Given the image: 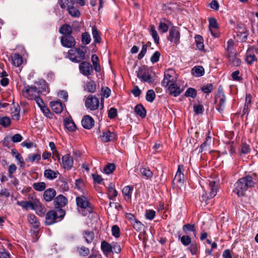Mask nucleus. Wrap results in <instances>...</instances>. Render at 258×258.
<instances>
[{"label": "nucleus", "mask_w": 258, "mask_h": 258, "mask_svg": "<svg viewBox=\"0 0 258 258\" xmlns=\"http://www.w3.org/2000/svg\"><path fill=\"white\" fill-rule=\"evenodd\" d=\"M175 72L173 70H168L164 74V78L162 82V85L165 87L169 85V83L174 81Z\"/></svg>", "instance_id": "obj_12"}, {"label": "nucleus", "mask_w": 258, "mask_h": 258, "mask_svg": "<svg viewBox=\"0 0 258 258\" xmlns=\"http://www.w3.org/2000/svg\"><path fill=\"white\" fill-rule=\"evenodd\" d=\"M80 254L83 256H86L89 253V249L85 247H81L77 249Z\"/></svg>", "instance_id": "obj_58"}, {"label": "nucleus", "mask_w": 258, "mask_h": 258, "mask_svg": "<svg viewBox=\"0 0 258 258\" xmlns=\"http://www.w3.org/2000/svg\"><path fill=\"white\" fill-rule=\"evenodd\" d=\"M85 104L87 109L95 110L99 107V100L95 96L89 95L86 98Z\"/></svg>", "instance_id": "obj_5"}, {"label": "nucleus", "mask_w": 258, "mask_h": 258, "mask_svg": "<svg viewBox=\"0 0 258 258\" xmlns=\"http://www.w3.org/2000/svg\"><path fill=\"white\" fill-rule=\"evenodd\" d=\"M135 112L137 115L140 116L142 118H144L146 116V110L141 104H138L135 107Z\"/></svg>", "instance_id": "obj_28"}, {"label": "nucleus", "mask_w": 258, "mask_h": 258, "mask_svg": "<svg viewBox=\"0 0 258 258\" xmlns=\"http://www.w3.org/2000/svg\"><path fill=\"white\" fill-rule=\"evenodd\" d=\"M131 190V187L130 186H125L123 188L122 192L125 200H128L130 199Z\"/></svg>", "instance_id": "obj_49"}, {"label": "nucleus", "mask_w": 258, "mask_h": 258, "mask_svg": "<svg viewBox=\"0 0 258 258\" xmlns=\"http://www.w3.org/2000/svg\"><path fill=\"white\" fill-rule=\"evenodd\" d=\"M137 77L143 82H146L151 84L153 83L152 78L149 74L147 68L143 66L140 67L137 71Z\"/></svg>", "instance_id": "obj_6"}, {"label": "nucleus", "mask_w": 258, "mask_h": 258, "mask_svg": "<svg viewBox=\"0 0 258 258\" xmlns=\"http://www.w3.org/2000/svg\"><path fill=\"white\" fill-rule=\"evenodd\" d=\"M168 29H169V27L166 23H165L164 22H161L159 23L158 29L162 33L167 32L168 30Z\"/></svg>", "instance_id": "obj_57"}, {"label": "nucleus", "mask_w": 258, "mask_h": 258, "mask_svg": "<svg viewBox=\"0 0 258 258\" xmlns=\"http://www.w3.org/2000/svg\"><path fill=\"white\" fill-rule=\"evenodd\" d=\"M226 97L222 91H218L216 96V101L218 103L217 110L219 112H222L225 109L226 105Z\"/></svg>", "instance_id": "obj_8"}, {"label": "nucleus", "mask_w": 258, "mask_h": 258, "mask_svg": "<svg viewBox=\"0 0 258 258\" xmlns=\"http://www.w3.org/2000/svg\"><path fill=\"white\" fill-rule=\"evenodd\" d=\"M56 195L55 190L52 188L47 189L43 193V199L46 202L51 201Z\"/></svg>", "instance_id": "obj_19"}, {"label": "nucleus", "mask_w": 258, "mask_h": 258, "mask_svg": "<svg viewBox=\"0 0 258 258\" xmlns=\"http://www.w3.org/2000/svg\"><path fill=\"white\" fill-rule=\"evenodd\" d=\"M22 93L23 95L28 99L33 100L39 96V91L35 87L27 86L24 88Z\"/></svg>", "instance_id": "obj_7"}, {"label": "nucleus", "mask_w": 258, "mask_h": 258, "mask_svg": "<svg viewBox=\"0 0 258 258\" xmlns=\"http://www.w3.org/2000/svg\"><path fill=\"white\" fill-rule=\"evenodd\" d=\"M40 204V202L37 199L32 197L30 200V209L34 210Z\"/></svg>", "instance_id": "obj_52"}, {"label": "nucleus", "mask_w": 258, "mask_h": 258, "mask_svg": "<svg viewBox=\"0 0 258 258\" xmlns=\"http://www.w3.org/2000/svg\"><path fill=\"white\" fill-rule=\"evenodd\" d=\"M34 210L37 214L41 216H44L46 212V209L41 203Z\"/></svg>", "instance_id": "obj_51"}, {"label": "nucleus", "mask_w": 258, "mask_h": 258, "mask_svg": "<svg viewBox=\"0 0 258 258\" xmlns=\"http://www.w3.org/2000/svg\"><path fill=\"white\" fill-rule=\"evenodd\" d=\"M84 237L86 242L89 243L93 241L94 237V234L93 232L91 231H86L84 232Z\"/></svg>", "instance_id": "obj_43"}, {"label": "nucleus", "mask_w": 258, "mask_h": 258, "mask_svg": "<svg viewBox=\"0 0 258 258\" xmlns=\"http://www.w3.org/2000/svg\"><path fill=\"white\" fill-rule=\"evenodd\" d=\"M61 45L65 47L72 48L76 45V41L71 35L63 36L60 38Z\"/></svg>", "instance_id": "obj_11"}, {"label": "nucleus", "mask_w": 258, "mask_h": 258, "mask_svg": "<svg viewBox=\"0 0 258 258\" xmlns=\"http://www.w3.org/2000/svg\"><path fill=\"white\" fill-rule=\"evenodd\" d=\"M169 90L170 94L175 97L178 96L182 91V90L180 89L179 87L174 83L171 84L169 86Z\"/></svg>", "instance_id": "obj_24"}, {"label": "nucleus", "mask_w": 258, "mask_h": 258, "mask_svg": "<svg viewBox=\"0 0 258 258\" xmlns=\"http://www.w3.org/2000/svg\"><path fill=\"white\" fill-rule=\"evenodd\" d=\"M11 123L10 119L8 117L0 118V124L4 127L8 126Z\"/></svg>", "instance_id": "obj_54"}, {"label": "nucleus", "mask_w": 258, "mask_h": 258, "mask_svg": "<svg viewBox=\"0 0 258 258\" xmlns=\"http://www.w3.org/2000/svg\"><path fill=\"white\" fill-rule=\"evenodd\" d=\"M15 159L17 160L18 164L21 167H24L25 162L22 156L19 153H17V155L15 156Z\"/></svg>", "instance_id": "obj_63"}, {"label": "nucleus", "mask_w": 258, "mask_h": 258, "mask_svg": "<svg viewBox=\"0 0 258 258\" xmlns=\"http://www.w3.org/2000/svg\"><path fill=\"white\" fill-rule=\"evenodd\" d=\"M108 198L111 200L113 198L116 197L117 195V191L114 188L113 184L110 183L108 187Z\"/></svg>", "instance_id": "obj_34"}, {"label": "nucleus", "mask_w": 258, "mask_h": 258, "mask_svg": "<svg viewBox=\"0 0 258 258\" xmlns=\"http://www.w3.org/2000/svg\"><path fill=\"white\" fill-rule=\"evenodd\" d=\"M79 69L81 73L86 76L90 75L93 72L90 63L86 61H83L80 63Z\"/></svg>", "instance_id": "obj_14"}, {"label": "nucleus", "mask_w": 258, "mask_h": 258, "mask_svg": "<svg viewBox=\"0 0 258 258\" xmlns=\"http://www.w3.org/2000/svg\"><path fill=\"white\" fill-rule=\"evenodd\" d=\"M197 95V91L196 89L189 88L185 92V96L194 98Z\"/></svg>", "instance_id": "obj_53"}, {"label": "nucleus", "mask_w": 258, "mask_h": 258, "mask_svg": "<svg viewBox=\"0 0 258 258\" xmlns=\"http://www.w3.org/2000/svg\"><path fill=\"white\" fill-rule=\"evenodd\" d=\"M191 74L196 77H202L205 74V70L202 66H195L191 70Z\"/></svg>", "instance_id": "obj_23"}, {"label": "nucleus", "mask_w": 258, "mask_h": 258, "mask_svg": "<svg viewBox=\"0 0 258 258\" xmlns=\"http://www.w3.org/2000/svg\"><path fill=\"white\" fill-rule=\"evenodd\" d=\"M134 229L138 232H141L144 228V225L137 219L132 224Z\"/></svg>", "instance_id": "obj_44"}, {"label": "nucleus", "mask_w": 258, "mask_h": 258, "mask_svg": "<svg viewBox=\"0 0 258 258\" xmlns=\"http://www.w3.org/2000/svg\"><path fill=\"white\" fill-rule=\"evenodd\" d=\"M168 40L176 44L179 43L180 33L177 28L173 27L170 29Z\"/></svg>", "instance_id": "obj_10"}, {"label": "nucleus", "mask_w": 258, "mask_h": 258, "mask_svg": "<svg viewBox=\"0 0 258 258\" xmlns=\"http://www.w3.org/2000/svg\"><path fill=\"white\" fill-rule=\"evenodd\" d=\"M74 0H60L59 5L62 9L69 8L74 5Z\"/></svg>", "instance_id": "obj_38"}, {"label": "nucleus", "mask_w": 258, "mask_h": 258, "mask_svg": "<svg viewBox=\"0 0 258 258\" xmlns=\"http://www.w3.org/2000/svg\"><path fill=\"white\" fill-rule=\"evenodd\" d=\"M229 62L233 66H239L241 63L240 59L235 52L228 55Z\"/></svg>", "instance_id": "obj_22"}, {"label": "nucleus", "mask_w": 258, "mask_h": 258, "mask_svg": "<svg viewBox=\"0 0 258 258\" xmlns=\"http://www.w3.org/2000/svg\"><path fill=\"white\" fill-rule=\"evenodd\" d=\"M50 106L52 110L56 113H60L63 109V106L61 102L58 101L50 102Z\"/></svg>", "instance_id": "obj_20"}, {"label": "nucleus", "mask_w": 258, "mask_h": 258, "mask_svg": "<svg viewBox=\"0 0 258 258\" xmlns=\"http://www.w3.org/2000/svg\"><path fill=\"white\" fill-rule=\"evenodd\" d=\"M76 203L79 207L85 210L87 213H92L93 208H92L90 203L88 202L87 198L85 196H82L81 197H77Z\"/></svg>", "instance_id": "obj_4"}, {"label": "nucleus", "mask_w": 258, "mask_h": 258, "mask_svg": "<svg viewBox=\"0 0 258 258\" xmlns=\"http://www.w3.org/2000/svg\"><path fill=\"white\" fill-rule=\"evenodd\" d=\"M140 172L142 175L145 176L147 179L150 178L153 176V173L148 168H142L140 169Z\"/></svg>", "instance_id": "obj_47"}, {"label": "nucleus", "mask_w": 258, "mask_h": 258, "mask_svg": "<svg viewBox=\"0 0 258 258\" xmlns=\"http://www.w3.org/2000/svg\"><path fill=\"white\" fill-rule=\"evenodd\" d=\"M255 183L250 176L241 178L234 184L233 192L238 197H243L247 189L253 186Z\"/></svg>", "instance_id": "obj_1"}, {"label": "nucleus", "mask_w": 258, "mask_h": 258, "mask_svg": "<svg viewBox=\"0 0 258 258\" xmlns=\"http://www.w3.org/2000/svg\"><path fill=\"white\" fill-rule=\"evenodd\" d=\"M33 187L37 191H41L46 188V184L43 182H35L33 183Z\"/></svg>", "instance_id": "obj_42"}, {"label": "nucleus", "mask_w": 258, "mask_h": 258, "mask_svg": "<svg viewBox=\"0 0 258 258\" xmlns=\"http://www.w3.org/2000/svg\"><path fill=\"white\" fill-rule=\"evenodd\" d=\"M156 95L155 92L153 90H149L146 94V100L150 102H152L155 99Z\"/></svg>", "instance_id": "obj_48"}, {"label": "nucleus", "mask_w": 258, "mask_h": 258, "mask_svg": "<svg viewBox=\"0 0 258 258\" xmlns=\"http://www.w3.org/2000/svg\"><path fill=\"white\" fill-rule=\"evenodd\" d=\"M12 61L13 65L16 67L20 66L23 62V57L18 53H15L12 57Z\"/></svg>", "instance_id": "obj_26"}, {"label": "nucleus", "mask_w": 258, "mask_h": 258, "mask_svg": "<svg viewBox=\"0 0 258 258\" xmlns=\"http://www.w3.org/2000/svg\"><path fill=\"white\" fill-rule=\"evenodd\" d=\"M101 247L106 255H107L112 251L111 245L105 241L101 242Z\"/></svg>", "instance_id": "obj_32"}, {"label": "nucleus", "mask_w": 258, "mask_h": 258, "mask_svg": "<svg viewBox=\"0 0 258 258\" xmlns=\"http://www.w3.org/2000/svg\"><path fill=\"white\" fill-rule=\"evenodd\" d=\"M182 169V165L178 166L177 171L173 180V183L176 184L177 187L181 186L183 183V174L181 172Z\"/></svg>", "instance_id": "obj_13"}, {"label": "nucleus", "mask_w": 258, "mask_h": 258, "mask_svg": "<svg viewBox=\"0 0 258 258\" xmlns=\"http://www.w3.org/2000/svg\"><path fill=\"white\" fill-rule=\"evenodd\" d=\"M180 241L184 245H188L191 242V238L189 236L184 235L180 237Z\"/></svg>", "instance_id": "obj_56"}, {"label": "nucleus", "mask_w": 258, "mask_h": 258, "mask_svg": "<svg viewBox=\"0 0 258 258\" xmlns=\"http://www.w3.org/2000/svg\"><path fill=\"white\" fill-rule=\"evenodd\" d=\"M150 34L156 44L159 43V37L154 25L150 26Z\"/></svg>", "instance_id": "obj_39"}, {"label": "nucleus", "mask_w": 258, "mask_h": 258, "mask_svg": "<svg viewBox=\"0 0 258 258\" xmlns=\"http://www.w3.org/2000/svg\"><path fill=\"white\" fill-rule=\"evenodd\" d=\"M214 144V141L212 138L208 139L206 140L205 142L201 146V151L200 152H203V151L205 150H210L211 149V147Z\"/></svg>", "instance_id": "obj_27"}, {"label": "nucleus", "mask_w": 258, "mask_h": 258, "mask_svg": "<svg viewBox=\"0 0 258 258\" xmlns=\"http://www.w3.org/2000/svg\"><path fill=\"white\" fill-rule=\"evenodd\" d=\"M115 166L113 164H109L104 168V172L106 174L111 173L115 169Z\"/></svg>", "instance_id": "obj_60"}, {"label": "nucleus", "mask_w": 258, "mask_h": 258, "mask_svg": "<svg viewBox=\"0 0 258 258\" xmlns=\"http://www.w3.org/2000/svg\"><path fill=\"white\" fill-rule=\"evenodd\" d=\"M256 60V58L254 54L247 53L246 56V61L248 64H251L253 62Z\"/></svg>", "instance_id": "obj_61"}, {"label": "nucleus", "mask_w": 258, "mask_h": 258, "mask_svg": "<svg viewBox=\"0 0 258 258\" xmlns=\"http://www.w3.org/2000/svg\"><path fill=\"white\" fill-rule=\"evenodd\" d=\"M92 34L95 43H100L101 42V37L98 31V30L95 26L92 28Z\"/></svg>", "instance_id": "obj_35"}, {"label": "nucleus", "mask_w": 258, "mask_h": 258, "mask_svg": "<svg viewBox=\"0 0 258 258\" xmlns=\"http://www.w3.org/2000/svg\"><path fill=\"white\" fill-rule=\"evenodd\" d=\"M209 186L210 188V191L207 195V193L205 191H203V193L201 195V201L202 202H204L206 204H207V201L214 198L217 192L218 186L215 181L209 180Z\"/></svg>", "instance_id": "obj_2"}, {"label": "nucleus", "mask_w": 258, "mask_h": 258, "mask_svg": "<svg viewBox=\"0 0 258 258\" xmlns=\"http://www.w3.org/2000/svg\"><path fill=\"white\" fill-rule=\"evenodd\" d=\"M28 220L29 222L32 225L34 228H38L39 226V223L37 221L36 216L34 215L30 214L28 215Z\"/></svg>", "instance_id": "obj_37"}, {"label": "nucleus", "mask_w": 258, "mask_h": 258, "mask_svg": "<svg viewBox=\"0 0 258 258\" xmlns=\"http://www.w3.org/2000/svg\"><path fill=\"white\" fill-rule=\"evenodd\" d=\"M209 29L210 31L211 34L215 37H218L219 36V34L215 31L219 28L217 20L214 18H210L209 19Z\"/></svg>", "instance_id": "obj_15"}, {"label": "nucleus", "mask_w": 258, "mask_h": 258, "mask_svg": "<svg viewBox=\"0 0 258 258\" xmlns=\"http://www.w3.org/2000/svg\"><path fill=\"white\" fill-rule=\"evenodd\" d=\"M41 159V155L39 154H31L28 155L27 160L31 163H33L35 161L39 162Z\"/></svg>", "instance_id": "obj_40"}, {"label": "nucleus", "mask_w": 258, "mask_h": 258, "mask_svg": "<svg viewBox=\"0 0 258 258\" xmlns=\"http://www.w3.org/2000/svg\"><path fill=\"white\" fill-rule=\"evenodd\" d=\"M58 172H55L51 169H46L44 171V175L46 178L53 179L57 177Z\"/></svg>", "instance_id": "obj_33"}, {"label": "nucleus", "mask_w": 258, "mask_h": 258, "mask_svg": "<svg viewBox=\"0 0 258 258\" xmlns=\"http://www.w3.org/2000/svg\"><path fill=\"white\" fill-rule=\"evenodd\" d=\"M17 204L26 210H28L30 209V200L29 201H18Z\"/></svg>", "instance_id": "obj_50"}, {"label": "nucleus", "mask_w": 258, "mask_h": 258, "mask_svg": "<svg viewBox=\"0 0 258 258\" xmlns=\"http://www.w3.org/2000/svg\"><path fill=\"white\" fill-rule=\"evenodd\" d=\"M82 126L87 129L91 128L94 125L93 118L89 115H85L82 120Z\"/></svg>", "instance_id": "obj_18"}, {"label": "nucleus", "mask_w": 258, "mask_h": 258, "mask_svg": "<svg viewBox=\"0 0 258 258\" xmlns=\"http://www.w3.org/2000/svg\"><path fill=\"white\" fill-rule=\"evenodd\" d=\"M202 91L206 94L210 93L213 89V86L212 84L204 85L202 88Z\"/></svg>", "instance_id": "obj_55"}, {"label": "nucleus", "mask_w": 258, "mask_h": 258, "mask_svg": "<svg viewBox=\"0 0 258 258\" xmlns=\"http://www.w3.org/2000/svg\"><path fill=\"white\" fill-rule=\"evenodd\" d=\"M72 32V28L71 26L68 24H64L59 28V32L64 36L71 35Z\"/></svg>", "instance_id": "obj_25"}, {"label": "nucleus", "mask_w": 258, "mask_h": 258, "mask_svg": "<svg viewBox=\"0 0 258 258\" xmlns=\"http://www.w3.org/2000/svg\"><path fill=\"white\" fill-rule=\"evenodd\" d=\"M155 216V212L153 210H147L146 213V218L148 220H152Z\"/></svg>", "instance_id": "obj_64"}, {"label": "nucleus", "mask_w": 258, "mask_h": 258, "mask_svg": "<svg viewBox=\"0 0 258 258\" xmlns=\"http://www.w3.org/2000/svg\"><path fill=\"white\" fill-rule=\"evenodd\" d=\"M68 57L73 62H78L85 59V53L79 48L71 49L68 51Z\"/></svg>", "instance_id": "obj_3"}, {"label": "nucleus", "mask_w": 258, "mask_h": 258, "mask_svg": "<svg viewBox=\"0 0 258 258\" xmlns=\"http://www.w3.org/2000/svg\"><path fill=\"white\" fill-rule=\"evenodd\" d=\"M65 127L71 132H74L76 130V125L73 120L69 119H66L64 120Z\"/></svg>", "instance_id": "obj_29"}, {"label": "nucleus", "mask_w": 258, "mask_h": 258, "mask_svg": "<svg viewBox=\"0 0 258 258\" xmlns=\"http://www.w3.org/2000/svg\"><path fill=\"white\" fill-rule=\"evenodd\" d=\"M68 13L70 15L74 17H78L80 15L79 11L73 6L69 7L68 9Z\"/></svg>", "instance_id": "obj_41"}, {"label": "nucleus", "mask_w": 258, "mask_h": 258, "mask_svg": "<svg viewBox=\"0 0 258 258\" xmlns=\"http://www.w3.org/2000/svg\"><path fill=\"white\" fill-rule=\"evenodd\" d=\"M227 45L226 47V50L227 51L228 54H230L231 53L235 52L234 51V41L230 39L227 41Z\"/></svg>", "instance_id": "obj_46"}, {"label": "nucleus", "mask_w": 258, "mask_h": 258, "mask_svg": "<svg viewBox=\"0 0 258 258\" xmlns=\"http://www.w3.org/2000/svg\"><path fill=\"white\" fill-rule=\"evenodd\" d=\"M91 40V36L88 32H84L82 34V42L83 44H89Z\"/></svg>", "instance_id": "obj_45"}, {"label": "nucleus", "mask_w": 258, "mask_h": 258, "mask_svg": "<svg viewBox=\"0 0 258 258\" xmlns=\"http://www.w3.org/2000/svg\"><path fill=\"white\" fill-rule=\"evenodd\" d=\"M73 158L70 154H66L62 157V165L64 168L70 169L73 165Z\"/></svg>", "instance_id": "obj_17"}, {"label": "nucleus", "mask_w": 258, "mask_h": 258, "mask_svg": "<svg viewBox=\"0 0 258 258\" xmlns=\"http://www.w3.org/2000/svg\"><path fill=\"white\" fill-rule=\"evenodd\" d=\"M40 109L46 117L50 118H52V113L50 112L49 109L45 105L43 106V107H41Z\"/></svg>", "instance_id": "obj_59"}, {"label": "nucleus", "mask_w": 258, "mask_h": 258, "mask_svg": "<svg viewBox=\"0 0 258 258\" xmlns=\"http://www.w3.org/2000/svg\"><path fill=\"white\" fill-rule=\"evenodd\" d=\"M195 42L197 48L200 50H204V44L202 36L200 35H196L195 37Z\"/></svg>", "instance_id": "obj_36"}, {"label": "nucleus", "mask_w": 258, "mask_h": 258, "mask_svg": "<svg viewBox=\"0 0 258 258\" xmlns=\"http://www.w3.org/2000/svg\"><path fill=\"white\" fill-rule=\"evenodd\" d=\"M91 61L95 71L97 72H99L101 70V67L99 63L98 57L96 54H93L91 56Z\"/></svg>", "instance_id": "obj_31"}, {"label": "nucleus", "mask_w": 258, "mask_h": 258, "mask_svg": "<svg viewBox=\"0 0 258 258\" xmlns=\"http://www.w3.org/2000/svg\"><path fill=\"white\" fill-rule=\"evenodd\" d=\"M85 89L89 92L94 93L96 90V84L93 81L86 82Z\"/></svg>", "instance_id": "obj_30"}, {"label": "nucleus", "mask_w": 258, "mask_h": 258, "mask_svg": "<svg viewBox=\"0 0 258 258\" xmlns=\"http://www.w3.org/2000/svg\"><path fill=\"white\" fill-rule=\"evenodd\" d=\"M112 235L118 238L120 236V230L118 226L117 225H114L112 227Z\"/></svg>", "instance_id": "obj_62"}, {"label": "nucleus", "mask_w": 258, "mask_h": 258, "mask_svg": "<svg viewBox=\"0 0 258 258\" xmlns=\"http://www.w3.org/2000/svg\"><path fill=\"white\" fill-rule=\"evenodd\" d=\"M58 218L56 212L54 210H51L47 213L45 216V223L47 225H51L56 221Z\"/></svg>", "instance_id": "obj_16"}, {"label": "nucleus", "mask_w": 258, "mask_h": 258, "mask_svg": "<svg viewBox=\"0 0 258 258\" xmlns=\"http://www.w3.org/2000/svg\"><path fill=\"white\" fill-rule=\"evenodd\" d=\"M99 138L103 142H108L114 140L116 138V135L114 132L105 129L100 134Z\"/></svg>", "instance_id": "obj_9"}, {"label": "nucleus", "mask_w": 258, "mask_h": 258, "mask_svg": "<svg viewBox=\"0 0 258 258\" xmlns=\"http://www.w3.org/2000/svg\"><path fill=\"white\" fill-rule=\"evenodd\" d=\"M67 203V199L61 195H58L54 201V204L56 207L64 206Z\"/></svg>", "instance_id": "obj_21"}]
</instances>
